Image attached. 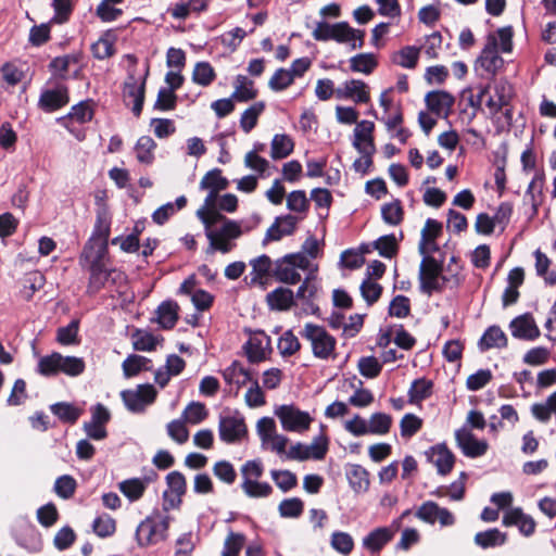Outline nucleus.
Returning a JSON list of instances; mask_svg holds the SVG:
<instances>
[{"mask_svg": "<svg viewBox=\"0 0 556 556\" xmlns=\"http://www.w3.org/2000/svg\"><path fill=\"white\" fill-rule=\"evenodd\" d=\"M494 94H486L485 105L491 115L497 114L504 106L508 105L513 96V85L506 79H498L493 86Z\"/></svg>", "mask_w": 556, "mask_h": 556, "instance_id": "15", "label": "nucleus"}, {"mask_svg": "<svg viewBox=\"0 0 556 556\" xmlns=\"http://www.w3.org/2000/svg\"><path fill=\"white\" fill-rule=\"evenodd\" d=\"M324 426H321V432L315 437L311 444L306 445L308 459L321 460L325 458L329 448V439L324 433Z\"/></svg>", "mask_w": 556, "mask_h": 556, "instance_id": "47", "label": "nucleus"}, {"mask_svg": "<svg viewBox=\"0 0 556 556\" xmlns=\"http://www.w3.org/2000/svg\"><path fill=\"white\" fill-rule=\"evenodd\" d=\"M542 194L543 178L540 176H535L529 184L525 194V201L529 200L531 205V217L538 214L539 206L541 205L542 202Z\"/></svg>", "mask_w": 556, "mask_h": 556, "instance_id": "41", "label": "nucleus"}, {"mask_svg": "<svg viewBox=\"0 0 556 556\" xmlns=\"http://www.w3.org/2000/svg\"><path fill=\"white\" fill-rule=\"evenodd\" d=\"M274 414L280 420L282 429L288 432L304 433L314 421L308 412L301 410L293 404L276 406Z\"/></svg>", "mask_w": 556, "mask_h": 556, "instance_id": "9", "label": "nucleus"}, {"mask_svg": "<svg viewBox=\"0 0 556 556\" xmlns=\"http://www.w3.org/2000/svg\"><path fill=\"white\" fill-rule=\"evenodd\" d=\"M166 481L172 492L178 497L177 503H175L174 500H170L169 503L165 501L164 509L168 510L169 508H173L180 503V496L186 493L187 482L185 476L179 471H172L168 473Z\"/></svg>", "mask_w": 556, "mask_h": 556, "instance_id": "38", "label": "nucleus"}, {"mask_svg": "<svg viewBox=\"0 0 556 556\" xmlns=\"http://www.w3.org/2000/svg\"><path fill=\"white\" fill-rule=\"evenodd\" d=\"M419 266L420 291L427 295L442 292L446 287L455 288L460 283L458 274L444 275L442 262L431 255H422Z\"/></svg>", "mask_w": 556, "mask_h": 556, "instance_id": "2", "label": "nucleus"}, {"mask_svg": "<svg viewBox=\"0 0 556 556\" xmlns=\"http://www.w3.org/2000/svg\"><path fill=\"white\" fill-rule=\"evenodd\" d=\"M482 351L490 349H502L507 346V337L497 326L489 327L479 341Z\"/></svg>", "mask_w": 556, "mask_h": 556, "instance_id": "31", "label": "nucleus"}, {"mask_svg": "<svg viewBox=\"0 0 556 556\" xmlns=\"http://www.w3.org/2000/svg\"><path fill=\"white\" fill-rule=\"evenodd\" d=\"M241 489L244 494L252 498L267 497L273 493V488L267 482H261L264 473L262 460L252 459L245 462L241 467Z\"/></svg>", "mask_w": 556, "mask_h": 556, "instance_id": "6", "label": "nucleus"}, {"mask_svg": "<svg viewBox=\"0 0 556 556\" xmlns=\"http://www.w3.org/2000/svg\"><path fill=\"white\" fill-rule=\"evenodd\" d=\"M150 359L144 356L129 355L122 364L123 372L126 378L137 376L141 370L149 369Z\"/></svg>", "mask_w": 556, "mask_h": 556, "instance_id": "51", "label": "nucleus"}, {"mask_svg": "<svg viewBox=\"0 0 556 556\" xmlns=\"http://www.w3.org/2000/svg\"><path fill=\"white\" fill-rule=\"evenodd\" d=\"M264 110V102H255L241 114L240 127L245 134H249L256 126L258 117Z\"/></svg>", "mask_w": 556, "mask_h": 556, "instance_id": "45", "label": "nucleus"}, {"mask_svg": "<svg viewBox=\"0 0 556 556\" xmlns=\"http://www.w3.org/2000/svg\"><path fill=\"white\" fill-rule=\"evenodd\" d=\"M428 458L442 476L450 473L455 463L454 454L443 444L432 446L428 452Z\"/></svg>", "mask_w": 556, "mask_h": 556, "instance_id": "24", "label": "nucleus"}, {"mask_svg": "<svg viewBox=\"0 0 556 556\" xmlns=\"http://www.w3.org/2000/svg\"><path fill=\"white\" fill-rule=\"evenodd\" d=\"M251 283L265 287L268 276L273 268V262L266 254L260 255L250 261Z\"/></svg>", "mask_w": 556, "mask_h": 556, "instance_id": "27", "label": "nucleus"}, {"mask_svg": "<svg viewBox=\"0 0 556 556\" xmlns=\"http://www.w3.org/2000/svg\"><path fill=\"white\" fill-rule=\"evenodd\" d=\"M101 261L93 260L90 267L89 289L93 292L99 291L104 286L109 276L115 273V270H108Z\"/></svg>", "mask_w": 556, "mask_h": 556, "instance_id": "40", "label": "nucleus"}, {"mask_svg": "<svg viewBox=\"0 0 556 556\" xmlns=\"http://www.w3.org/2000/svg\"><path fill=\"white\" fill-rule=\"evenodd\" d=\"M382 219L392 226L401 224L403 220L404 212L400 200H394L386 203L381 207Z\"/></svg>", "mask_w": 556, "mask_h": 556, "instance_id": "55", "label": "nucleus"}, {"mask_svg": "<svg viewBox=\"0 0 556 556\" xmlns=\"http://www.w3.org/2000/svg\"><path fill=\"white\" fill-rule=\"evenodd\" d=\"M124 98L131 99L134 102L132 112L136 116H139L142 111L144 101V83L138 84L134 77L129 81L125 83L124 86Z\"/></svg>", "mask_w": 556, "mask_h": 556, "instance_id": "30", "label": "nucleus"}, {"mask_svg": "<svg viewBox=\"0 0 556 556\" xmlns=\"http://www.w3.org/2000/svg\"><path fill=\"white\" fill-rule=\"evenodd\" d=\"M187 205V198L185 195H180L176 199V201L168 202L152 214V220L157 225L165 224L173 215H175L178 211L182 210Z\"/></svg>", "mask_w": 556, "mask_h": 556, "instance_id": "35", "label": "nucleus"}, {"mask_svg": "<svg viewBox=\"0 0 556 556\" xmlns=\"http://www.w3.org/2000/svg\"><path fill=\"white\" fill-rule=\"evenodd\" d=\"M179 306L174 301H164L156 309V321L164 329H172L178 320Z\"/></svg>", "mask_w": 556, "mask_h": 556, "instance_id": "29", "label": "nucleus"}, {"mask_svg": "<svg viewBox=\"0 0 556 556\" xmlns=\"http://www.w3.org/2000/svg\"><path fill=\"white\" fill-rule=\"evenodd\" d=\"M245 544V536L241 533L230 532L224 543L222 556H239Z\"/></svg>", "mask_w": 556, "mask_h": 556, "instance_id": "60", "label": "nucleus"}, {"mask_svg": "<svg viewBox=\"0 0 556 556\" xmlns=\"http://www.w3.org/2000/svg\"><path fill=\"white\" fill-rule=\"evenodd\" d=\"M197 216L205 228L207 253L218 251L226 254L235 248L233 241L242 235L239 222L229 219L219 212L205 213L203 210H198Z\"/></svg>", "mask_w": 556, "mask_h": 556, "instance_id": "1", "label": "nucleus"}, {"mask_svg": "<svg viewBox=\"0 0 556 556\" xmlns=\"http://www.w3.org/2000/svg\"><path fill=\"white\" fill-rule=\"evenodd\" d=\"M393 419L386 413H375L368 420L369 434L384 435L392 426Z\"/></svg>", "mask_w": 556, "mask_h": 556, "instance_id": "49", "label": "nucleus"}, {"mask_svg": "<svg viewBox=\"0 0 556 556\" xmlns=\"http://www.w3.org/2000/svg\"><path fill=\"white\" fill-rule=\"evenodd\" d=\"M294 149L293 139L286 134H277L270 143V156L273 160H281L289 156Z\"/></svg>", "mask_w": 556, "mask_h": 556, "instance_id": "32", "label": "nucleus"}, {"mask_svg": "<svg viewBox=\"0 0 556 556\" xmlns=\"http://www.w3.org/2000/svg\"><path fill=\"white\" fill-rule=\"evenodd\" d=\"M157 392L152 384H139L134 390H124L121 393L123 402L128 410L142 413L147 406L154 403Z\"/></svg>", "mask_w": 556, "mask_h": 556, "instance_id": "10", "label": "nucleus"}, {"mask_svg": "<svg viewBox=\"0 0 556 556\" xmlns=\"http://www.w3.org/2000/svg\"><path fill=\"white\" fill-rule=\"evenodd\" d=\"M479 62L481 67L491 75H495L503 67L504 60L497 52V41L494 36L489 37L488 45L482 50Z\"/></svg>", "mask_w": 556, "mask_h": 556, "instance_id": "23", "label": "nucleus"}, {"mask_svg": "<svg viewBox=\"0 0 556 556\" xmlns=\"http://www.w3.org/2000/svg\"><path fill=\"white\" fill-rule=\"evenodd\" d=\"M170 522L169 516L153 513L142 520L136 530V540L139 546L146 547L166 540Z\"/></svg>", "mask_w": 556, "mask_h": 556, "instance_id": "7", "label": "nucleus"}, {"mask_svg": "<svg viewBox=\"0 0 556 556\" xmlns=\"http://www.w3.org/2000/svg\"><path fill=\"white\" fill-rule=\"evenodd\" d=\"M85 367V361L81 357L63 356L61 353L53 352L39 358L37 371L46 377L59 374L77 377L84 372Z\"/></svg>", "mask_w": 556, "mask_h": 556, "instance_id": "3", "label": "nucleus"}, {"mask_svg": "<svg viewBox=\"0 0 556 556\" xmlns=\"http://www.w3.org/2000/svg\"><path fill=\"white\" fill-rule=\"evenodd\" d=\"M473 541L481 548H490L504 545L507 541V535L497 528H493L476 533Z\"/></svg>", "mask_w": 556, "mask_h": 556, "instance_id": "34", "label": "nucleus"}, {"mask_svg": "<svg viewBox=\"0 0 556 556\" xmlns=\"http://www.w3.org/2000/svg\"><path fill=\"white\" fill-rule=\"evenodd\" d=\"M235 91L232 98L239 102H247L254 99L257 94L254 83L247 76L238 75L233 83Z\"/></svg>", "mask_w": 556, "mask_h": 556, "instance_id": "37", "label": "nucleus"}, {"mask_svg": "<svg viewBox=\"0 0 556 556\" xmlns=\"http://www.w3.org/2000/svg\"><path fill=\"white\" fill-rule=\"evenodd\" d=\"M365 31L352 28L348 23H337L334 39L339 43L350 45L352 50L361 49L364 46Z\"/></svg>", "mask_w": 556, "mask_h": 556, "instance_id": "25", "label": "nucleus"}, {"mask_svg": "<svg viewBox=\"0 0 556 556\" xmlns=\"http://www.w3.org/2000/svg\"><path fill=\"white\" fill-rule=\"evenodd\" d=\"M155 141L150 136H141L135 144L136 159L141 164L151 165L154 161Z\"/></svg>", "mask_w": 556, "mask_h": 556, "instance_id": "36", "label": "nucleus"}, {"mask_svg": "<svg viewBox=\"0 0 556 556\" xmlns=\"http://www.w3.org/2000/svg\"><path fill=\"white\" fill-rule=\"evenodd\" d=\"M300 334L309 342L313 355L316 358L323 361L336 358L337 340L323 326L307 323Z\"/></svg>", "mask_w": 556, "mask_h": 556, "instance_id": "4", "label": "nucleus"}, {"mask_svg": "<svg viewBox=\"0 0 556 556\" xmlns=\"http://www.w3.org/2000/svg\"><path fill=\"white\" fill-rule=\"evenodd\" d=\"M50 409L63 422L74 424L81 415V409L64 402L51 405Z\"/></svg>", "mask_w": 556, "mask_h": 556, "instance_id": "52", "label": "nucleus"}, {"mask_svg": "<svg viewBox=\"0 0 556 556\" xmlns=\"http://www.w3.org/2000/svg\"><path fill=\"white\" fill-rule=\"evenodd\" d=\"M277 348L282 357H289L300 351L301 343L298 337L291 330H288L279 338Z\"/></svg>", "mask_w": 556, "mask_h": 556, "instance_id": "53", "label": "nucleus"}, {"mask_svg": "<svg viewBox=\"0 0 556 556\" xmlns=\"http://www.w3.org/2000/svg\"><path fill=\"white\" fill-rule=\"evenodd\" d=\"M243 348L251 363L265 361L273 351L270 338L261 330L252 332Z\"/></svg>", "mask_w": 556, "mask_h": 556, "instance_id": "13", "label": "nucleus"}, {"mask_svg": "<svg viewBox=\"0 0 556 556\" xmlns=\"http://www.w3.org/2000/svg\"><path fill=\"white\" fill-rule=\"evenodd\" d=\"M68 101L67 87L58 85L55 88L42 90L38 100V108L47 113H51L65 106Z\"/></svg>", "mask_w": 556, "mask_h": 556, "instance_id": "16", "label": "nucleus"}, {"mask_svg": "<svg viewBox=\"0 0 556 556\" xmlns=\"http://www.w3.org/2000/svg\"><path fill=\"white\" fill-rule=\"evenodd\" d=\"M509 328L513 337L521 340H535L540 337V330L530 314H525L514 318Z\"/></svg>", "mask_w": 556, "mask_h": 556, "instance_id": "20", "label": "nucleus"}, {"mask_svg": "<svg viewBox=\"0 0 556 556\" xmlns=\"http://www.w3.org/2000/svg\"><path fill=\"white\" fill-rule=\"evenodd\" d=\"M146 486L144 481L139 478L128 479L119 483L121 492L132 502L143 495Z\"/></svg>", "mask_w": 556, "mask_h": 556, "instance_id": "56", "label": "nucleus"}, {"mask_svg": "<svg viewBox=\"0 0 556 556\" xmlns=\"http://www.w3.org/2000/svg\"><path fill=\"white\" fill-rule=\"evenodd\" d=\"M429 112L439 118H447L455 103V98L444 90L430 91L425 97Z\"/></svg>", "mask_w": 556, "mask_h": 556, "instance_id": "17", "label": "nucleus"}, {"mask_svg": "<svg viewBox=\"0 0 556 556\" xmlns=\"http://www.w3.org/2000/svg\"><path fill=\"white\" fill-rule=\"evenodd\" d=\"M182 418L174 419L166 426L168 437L177 444H185L189 439V430Z\"/></svg>", "mask_w": 556, "mask_h": 556, "instance_id": "58", "label": "nucleus"}, {"mask_svg": "<svg viewBox=\"0 0 556 556\" xmlns=\"http://www.w3.org/2000/svg\"><path fill=\"white\" fill-rule=\"evenodd\" d=\"M377 65V59L372 53H359L350 59V68L355 73L369 75L375 71Z\"/></svg>", "mask_w": 556, "mask_h": 556, "instance_id": "39", "label": "nucleus"}, {"mask_svg": "<svg viewBox=\"0 0 556 556\" xmlns=\"http://www.w3.org/2000/svg\"><path fill=\"white\" fill-rule=\"evenodd\" d=\"M208 416V410L203 403L191 402L187 405L181 414V418L186 424L199 425Z\"/></svg>", "mask_w": 556, "mask_h": 556, "instance_id": "46", "label": "nucleus"}, {"mask_svg": "<svg viewBox=\"0 0 556 556\" xmlns=\"http://www.w3.org/2000/svg\"><path fill=\"white\" fill-rule=\"evenodd\" d=\"M455 439L463 454L470 458L483 456L489 448L488 442L485 440H478L466 426L456 430Z\"/></svg>", "mask_w": 556, "mask_h": 556, "instance_id": "14", "label": "nucleus"}, {"mask_svg": "<svg viewBox=\"0 0 556 556\" xmlns=\"http://www.w3.org/2000/svg\"><path fill=\"white\" fill-rule=\"evenodd\" d=\"M223 377L229 386L240 389L251 380L250 372L239 363L233 362L223 371Z\"/></svg>", "mask_w": 556, "mask_h": 556, "instance_id": "33", "label": "nucleus"}, {"mask_svg": "<svg viewBox=\"0 0 556 556\" xmlns=\"http://www.w3.org/2000/svg\"><path fill=\"white\" fill-rule=\"evenodd\" d=\"M311 267L308 257L303 253H292L275 262L273 274L275 278L286 285H296L301 281L299 270H306Z\"/></svg>", "mask_w": 556, "mask_h": 556, "instance_id": "8", "label": "nucleus"}, {"mask_svg": "<svg viewBox=\"0 0 556 556\" xmlns=\"http://www.w3.org/2000/svg\"><path fill=\"white\" fill-rule=\"evenodd\" d=\"M503 525L518 527L521 534L530 536L534 533L536 523L534 519L525 514L521 508H509L503 516Z\"/></svg>", "mask_w": 556, "mask_h": 556, "instance_id": "21", "label": "nucleus"}, {"mask_svg": "<svg viewBox=\"0 0 556 556\" xmlns=\"http://www.w3.org/2000/svg\"><path fill=\"white\" fill-rule=\"evenodd\" d=\"M396 529L380 527L370 531L362 541L363 547L372 554L379 553L393 539Z\"/></svg>", "mask_w": 556, "mask_h": 556, "instance_id": "22", "label": "nucleus"}, {"mask_svg": "<svg viewBox=\"0 0 556 556\" xmlns=\"http://www.w3.org/2000/svg\"><path fill=\"white\" fill-rule=\"evenodd\" d=\"M421 426L422 420L418 416L406 414L400 422L401 435L403 438H412L421 429Z\"/></svg>", "mask_w": 556, "mask_h": 556, "instance_id": "64", "label": "nucleus"}, {"mask_svg": "<svg viewBox=\"0 0 556 556\" xmlns=\"http://www.w3.org/2000/svg\"><path fill=\"white\" fill-rule=\"evenodd\" d=\"M375 124L370 121H362L357 123L354 129L353 147L357 150L376 151L374 142Z\"/></svg>", "mask_w": 556, "mask_h": 556, "instance_id": "26", "label": "nucleus"}, {"mask_svg": "<svg viewBox=\"0 0 556 556\" xmlns=\"http://www.w3.org/2000/svg\"><path fill=\"white\" fill-rule=\"evenodd\" d=\"M266 301L271 309L287 311L294 303V294L292 290L285 287H279L267 293Z\"/></svg>", "mask_w": 556, "mask_h": 556, "instance_id": "28", "label": "nucleus"}, {"mask_svg": "<svg viewBox=\"0 0 556 556\" xmlns=\"http://www.w3.org/2000/svg\"><path fill=\"white\" fill-rule=\"evenodd\" d=\"M110 215L105 208L97 214V222L91 238L84 248L83 256L86 260H104L108 254V239L110 236Z\"/></svg>", "mask_w": 556, "mask_h": 556, "instance_id": "5", "label": "nucleus"}, {"mask_svg": "<svg viewBox=\"0 0 556 556\" xmlns=\"http://www.w3.org/2000/svg\"><path fill=\"white\" fill-rule=\"evenodd\" d=\"M336 97L341 100L350 99L355 103H368L370 100L369 87L363 80L350 79L336 89Z\"/></svg>", "mask_w": 556, "mask_h": 556, "instance_id": "18", "label": "nucleus"}, {"mask_svg": "<svg viewBox=\"0 0 556 556\" xmlns=\"http://www.w3.org/2000/svg\"><path fill=\"white\" fill-rule=\"evenodd\" d=\"M330 545L334 551L346 556L354 548V540L348 532L336 531L331 534Z\"/></svg>", "mask_w": 556, "mask_h": 556, "instance_id": "54", "label": "nucleus"}, {"mask_svg": "<svg viewBox=\"0 0 556 556\" xmlns=\"http://www.w3.org/2000/svg\"><path fill=\"white\" fill-rule=\"evenodd\" d=\"M76 486V480L70 475H64L55 480L54 492L59 497L67 500L74 495Z\"/></svg>", "mask_w": 556, "mask_h": 556, "instance_id": "59", "label": "nucleus"}, {"mask_svg": "<svg viewBox=\"0 0 556 556\" xmlns=\"http://www.w3.org/2000/svg\"><path fill=\"white\" fill-rule=\"evenodd\" d=\"M270 476L276 485L283 492H288L296 485V476L289 470H271Z\"/></svg>", "mask_w": 556, "mask_h": 556, "instance_id": "63", "label": "nucleus"}, {"mask_svg": "<svg viewBox=\"0 0 556 556\" xmlns=\"http://www.w3.org/2000/svg\"><path fill=\"white\" fill-rule=\"evenodd\" d=\"M216 78V73L208 62H198L193 68L192 80L202 87L210 86Z\"/></svg>", "mask_w": 556, "mask_h": 556, "instance_id": "50", "label": "nucleus"}, {"mask_svg": "<svg viewBox=\"0 0 556 556\" xmlns=\"http://www.w3.org/2000/svg\"><path fill=\"white\" fill-rule=\"evenodd\" d=\"M350 485L356 492H365L369 486V473L368 471L359 466L353 465L346 472Z\"/></svg>", "mask_w": 556, "mask_h": 556, "instance_id": "44", "label": "nucleus"}, {"mask_svg": "<svg viewBox=\"0 0 556 556\" xmlns=\"http://www.w3.org/2000/svg\"><path fill=\"white\" fill-rule=\"evenodd\" d=\"M214 476L226 484H232L236 481L237 472L231 463L227 460L216 462L213 466Z\"/></svg>", "mask_w": 556, "mask_h": 556, "instance_id": "61", "label": "nucleus"}, {"mask_svg": "<svg viewBox=\"0 0 556 556\" xmlns=\"http://www.w3.org/2000/svg\"><path fill=\"white\" fill-rule=\"evenodd\" d=\"M132 346L136 351H146L150 352L155 350L156 345L160 343L161 339L157 336L147 331L137 329L132 336Z\"/></svg>", "mask_w": 556, "mask_h": 556, "instance_id": "42", "label": "nucleus"}, {"mask_svg": "<svg viewBox=\"0 0 556 556\" xmlns=\"http://www.w3.org/2000/svg\"><path fill=\"white\" fill-rule=\"evenodd\" d=\"M415 516L429 525H434L438 521L441 527H451L456 522V518L452 511L445 507L439 506L433 501L422 503L416 510Z\"/></svg>", "mask_w": 556, "mask_h": 556, "instance_id": "12", "label": "nucleus"}, {"mask_svg": "<svg viewBox=\"0 0 556 556\" xmlns=\"http://www.w3.org/2000/svg\"><path fill=\"white\" fill-rule=\"evenodd\" d=\"M293 81L294 78L289 70L279 68L269 79L268 86L274 91H282L292 85Z\"/></svg>", "mask_w": 556, "mask_h": 556, "instance_id": "62", "label": "nucleus"}, {"mask_svg": "<svg viewBox=\"0 0 556 556\" xmlns=\"http://www.w3.org/2000/svg\"><path fill=\"white\" fill-rule=\"evenodd\" d=\"M229 181L222 175V170L214 168L207 172L200 181L201 190L223 191L227 189Z\"/></svg>", "mask_w": 556, "mask_h": 556, "instance_id": "43", "label": "nucleus"}, {"mask_svg": "<svg viewBox=\"0 0 556 556\" xmlns=\"http://www.w3.org/2000/svg\"><path fill=\"white\" fill-rule=\"evenodd\" d=\"M218 433L223 442L232 444L247 435V425L240 415L227 414L219 417Z\"/></svg>", "mask_w": 556, "mask_h": 556, "instance_id": "11", "label": "nucleus"}, {"mask_svg": "<svg viewBox=\"0 0 556 556\" xmlns=\"http://www.w3.org/2000/svg\"><path fill=\"white\" fill-rule=\"evenodd\" d=\"M419 59V49L414 46H406L393 54L392 61L404 67L414 68Z\"/></svg>", "mask_w": 556, "mask_h": 556, "instance_id": "48", "label": "nucleus"}, {"mask_svg": "<svg viewBox=\"0 0 556 556\" xmlns=\"http://www.w3.org/2000/svg\"><path fill=\"white\" fill-rule=\"evenodd\" d=\"M441 223L432 218H428L426 220L421 230V239L418 247L419 253L421 255H431V253L439 249L435 240L441 235Z\"/></svg>", "mask_w": 556, "mask_h": 556, "instance_id": "19", "label": "nucleus"}, {"mask_svg": "<svg viewBox=\"0 0 556 556\" xmlns=\"http://www.w3.org/2000/svg\"><path fill=\"white\" fill-rule=\"evenodd\" d=\"M432 382L427 379L415 380L408 391L409 402L418 403L431 395Z\"/></svg>", "mask_w": 556, "mask_h": 556, "instance_id": "57", "label": "nucleus"}]
</instances>
